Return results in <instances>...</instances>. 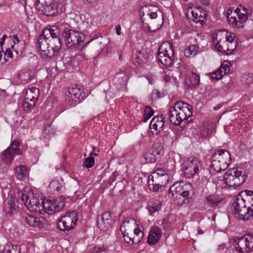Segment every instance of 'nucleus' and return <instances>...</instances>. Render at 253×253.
I'll return each instance as SVG.
<instances>
[{"label": "nucleus", "mask_w": 253, "mask_h": 253, "mask_svg": "<svg viewBox=\"0 0 253 253\" xmlns=\"http://www.w3.org/2000/svg\"><path fill=\"white\" fill-rule=\"evenodd\" d=\"M33 189V207L36 206L35 211L44 210L49 214L58 212L65 206V198L60 196L56 199L43 200V197Z\"/></svg>", "instance_id": "f257e3e1"}, {"label": "nucleus", "mask_w": 253, "mask_h": 253, "mask_svg": "<svg viewBox=\"0 0 253 253\" xmlns=\"http://www.w3.org/2000/svg\"><path fill=\"white\" fill-rule=\"evenodd\" d=\"M231 157L229 153L225 149L216 151L211 157V167L219 172L226 169L229 165Z\"/></svg>", "instance_id": "f03ea898"}, {"label": "nucleus", "mask_w": 253, "mask_h": 253, "mask_svg": "<svg viewBox=\"0 0 253 253\" xmlns=\"http://www.w3.org/2000/svg\"><path fill=\"white\" fill-rule=\"evenodd\" d=\"M169 180L167 170L164 169H157L148 176V185L151 191L157 192L162 187H166Z\"/></svg>", "instance_id": "7ed1b4c3"}, {"label": "nucleus", "mask_w": 253, "mask_h": 253, "mask_svg": "<svg viewBox=\"0 0 253 253\" xmlns=\"http://www.w3.org/2000/svg\"><path fill=\"white\" fill-rule=\"evenodd\" d=\"M62 38L67 47L71 49L78 48L83 44L85 39L84 35L82 32L68 28L63 29Z\"/></svg>", "instance_id": "20e7f679"}, {"label": "nucleus", "mask_w": 253, "mask_h": 253, "mask_svg": "<svg viewBox=\"0 0 253 253\" xmlns=\"http://www.w3.org/2000/svg\"><path fill=\"white\" fill-rule=\"evenodd\" d=\"M233 207V213L237 215L239 220H248L250 217H253V210H250V208H248L244 199L240 195V193L235 198Z\"/></svg>", "instance_id": "39448f33"}, {"label": "nucleus", "mask_w": 253, "mask_h": 253, "mask_svg": "<svg viewBox=\"0 0 253 253\" xmlns=\"http://www.w3.org/2000/svg\"><path fill=\"white\" fill-rule=\"evenodd\" d=\"M245 173L236 168L229 169L224 174L223 179L229 187L236 188L241 186L246 179Z\"/></svg>", "instance_id": "423d86ee"}, {"label": "nucleus", "mask_w": 253, "mask_h": 253, "mask_svg": "<svg viewBox=\"0 0 253 253\" xmlns=\"http://www.w3.org/2000/svg\"><path fill=\"white\" fill-rule=\"evenodd\" d=\"M128 76L125 70H121L116 74L112 81V85L106 93L113 97L116 92L120 90H126Z\"/></svg>", "instance_id": "0eeeda50"}, {"label": "nucleus", "mask_w": 253, "mask_h": 253, "mask_svg": "<svg viewBox=\"0 0 253 253\" xmlns=\"http://www.w3.org/2000/svg\"><path fill=\"white\" fill-rule=\"evenodd\" d=\"M174 56V49L171 44L163 43L160 46L157 52V58L163 65L169 66L173 62Z\"/></svg>", "instance_id": "6e6552de"}, {"label": "nucleus", "mask_w": 253, "mask_h": 253, "mask_svg": "<svg viewBox=\"0 0 253 253\" xmlns=\"http://www.w3.org/2000/svg\"><path fill=\"white\" fill-rule=\"evenodd\" d=\"M77 214L76 211H72L71 212H67L65 215H62L57 220V228L64 232L69 231L74 229L78 219Z\"/></svg>", "instance_id": "1a4fd4ad"}, {"label": "nucleus", "mask_w": 253, "mask_h": 253, "mask_svg": "<svg viewBox=\"0 0 253 253\" xmlns=\"http://www.w3.org/2000/svg\"><path fill=\"white\" fill-rule=\"evenodd\" d=\"M201 163L197 158H188L181 165V170L187 178H190L198 174Z\"/></svg>", "instance_id": "9d476101"}, {"label": "nucleus", "mask_w": 253, "mask_h": 253, "mask_svg": "<svg viewBox=\"0 0 253 253\" xmlns=\"http://www.w3.org/2000/svg\"><path fill=\"white\" fill-rule=\"evenodd\" d=\"M35 5L40 14L52 16L57 13L53 0H36Z\"/></svg>", "instance_id": "9b49d317"}, {"label": "nucleus", "mask_w": 253, "mask_h": 253, "mask_svg": "<svg viewBox=\"0 0 253 253\" xmlns=\"http://www.w3.org/2000/svg\"><path fill=\"white\" fill-rule=\"evenodd\" d=\"M163 146L160 143H154L151 147L147 149L143 158L147 163H154L160 158L163 152Z\"/></svg>", "instance_id": "f8f14e48"}, {"label": "nucleus", "mask_w": 253, "mask_h": 253, "mask_svg": "<svg viewBox=\"0 0 253 253\" xmlns=\"http://www.w3.org/2000/svg\"><path fill=\"white\" fill-rule=\"evenodd\" d=\"M47 40L41 34L37 40L35 47L37 52L41 54V56L45 58L48 57L51 59L53 57V52L50 49L48 46Z\"/></svg>", "instance_id": "ddd939ff"}, {"label": "nucleus", "mask_w": 253, "mask_h": 253, "mask_svg": "<svg viewBox=\"0 0 253 253\" xmlns=\"http://www.w3.org/2000/svg\"><path fill=\"white\" fill-rule=\"evenodd\" d=\"M234 248L239 253H249L253 248V236L248 234L246 237L239 239Z\"/></svg>", "instance_id": "4468645a"}, {"label": "nucleus", "mask_w": 253, "mask_h": 253, "mask_svg": "<svg viewBox=\"0 0 253 253\" xmlns=\"http://www.w3.org/2000/svg\"><path fill=\"white\" fill-rule=\"evenodd\" d=\"M114 221L111 213L107 211L98 216L97 223L100 230L105 231L109 230L112 226Z\"/></svg>", "instance_id": "2eb2a0df"}, {"label": "nucleus", "mask_w": 253, "mask_h": 253, "mask_svg": "<svg viewBox=\"0 0 253 253\" xmlns=\"http://www.w3.org/2000/svg\"><path fill=\"white\" fill-rule=\"evenodd\" d=\"M235 13L238 15L239 20L235 17H230L229 14L228 13L227 19L228 23L234 27L243 28L244 26V23L248 19L249 14L242 13V12H240L239 10H235Z\"/></svg>", "instance_id": "dca6fc26"}, {"label": "nucleus", "mask_w": 253, "mask_h": 253, "mask_svg": "<svg viewBox=\"0 0 253 253\" xmlns=\"http://www.w3.org/2000/svg\"><path fill=\"white\" fill-rule=\"evenodd\" d=\"M64 28L61 23H57L43 29L41 34L46 38H57L59 37L60 33H62Z\"/></svg>", "instance_id": "f3484780"}, {"label": "nucleus", "mask_w": 253, "mask_h": 253, "mask_svg": "<svg viewBox=\"0 0 253 253\" xmlns=\"http://www.w3.org/2000/svg\"><path fill=\"white\" fill-rule=\"evenodd\" d=\"M162 236V230L158 226H152L150 228L147 237V243L150 245L156 244Z\"/></svg>", "instance_id": "a211bd4d"}, {"label": "nucleus", "mask_w": 253, "mask_h": 253, "mask_svg": "<svg viewBox=\"0 0 253 253\" xmlns=\"http://www.w3.org/2000/svg\"><path fill=\"white\" fill-rule=\"evenodd\" d=\"M68 93L71 95V99H72L71 105H76L81 102L85 97V93H83L82 91L78 87H73L69 88Z\"/></svg>", "instance_id": "6ab92c4d"}, {"label": "nucleus", "mask_w": 253, "mask_h": 253, "mask_svg": "<svg viewBox=\"0 0 253 253\" xmlns=\"http://www.w3.org/2000/svg\"><path fill=\"white\" fill-rule=\"evenodd\" d=\"M18 209V206L16 204L15 198L11 196L5 201L4 210L6 214L8 213L12 216L17 212Z\"/></svg>", "instance_id": "aec40b11"}, {"label": "nucleus", "mask_w": 253, "mask_h": 253, "mask_svg": "<svg viewBox=\"0 0 253 253\" xmlns=\"http://www.w3.org/2000/svg\"><path fill=\"white\" fill-rule=\"evenodd\" d=\"M32 190V188L27 187L23 191L19 192L18 197L22 201L23 204L30 212L32 211L31 199L29 195V192Z\"/></svg>", "instance_id": "412c9836"}, {"label": "nucleus", "mask_w": 253, "mask_h": 253, "mask_svg": "<svg viewBox=\"0 0 253 253\" xmlns=\"http://www.w3.org/2000/svg\"><path fill=\"white\" fill-rule=\"evenodd\" d=\"M48 42V46H49L50 49L53 52V56L55 54L56 52L61 48L62 46V40L63 38H62V34L61 37L57 38H46Z\"/></svg>", "instance_id": "4be33fe9"}, {"label": "nucleus", "mask_w": 253, "mask_h": 253, "mask_svg": "<svg viewBox=\"0 0 253 253\" xmlns=\"http://www.w3.org/2000/svg\"><path fill=\"white\" fill-rule=\"evenodd\" d=\"M165 118L162 115L160 117L155 116L151 120L150 124V127L151 129H154L156 132V134H158V132H160L163 129L165 125Z\"/></svg>", "instance_id": "5701e85b"}, {"label": "nucleus", "mask_w": 253, "mask_h": 253, "mask_svg": "<svg viewBox=\"0 0 253 253\" xmlns=\"http://www.w3.org/2000/svg\"><path fill=\"white\" fill-rule=\"evenodd\" d=\"M193 109L184 108L182 111L178 110V125L183 123L185 124H188L191 121V117L192 115Z\"/></svg>", "instance_id": "b1692460"}, {"label": "nucleus", "mask_w": 253, "mask_h": 253, "mask_svg": "<svg viewBox=\"0 0 253 253\" xmlns=\"http://www.w3.org/2000/svg\"><path fill=\"white\" fill-rule=\"evenodd\" d=\"M14 171L16 179L20 181L25 180L29 173L27 167L24 165L16 166L14 168Z\"/></svg>", "instance_id": "393cba45"}, {"label": "nucleus", "mask_w": 253, "mask_h": 253, "mask_svg": "<svg viewBox=\"0 0 253 253\" xmlns=\"http://www.w3.org/2000/svg\"><path fill=\"white\" fill-rule=\"evenodd\" d=\"M149 58V56L144 50L138 51L132 60V63L136 66L145 64Z\"/></svg>", "instance_id": "a878e982"}, {"label": "nucleus", "mask_w": 253, "mask_h": 253, "mask_svg": "<svg viewBox=\"0 0 253 253\" xmlns=\"http://www.w3.org/2000/svg\"><path fill=\"white\" fill-rule=\"evenodd\" d=\"M222 201V199L218 196L212 194L206 197L204 200V204L209 207L215 208Z\"/></svg>", "instance_id": "bb28decb"}, {"label": "nucleus", "mask_w": 253, "mask_h": 253, "mask_svg": "<svg viewBox=\"0 0 253 253\" xmlns=\"http://www.w3.org/2000/svg\"><path fill=\"white\" fill-rule=\"evenodd\" d=\"M49 188L53 192H63L65 190V183L62 178L60 180H53L50 183Z\"/></svg>", "instance_id": "cd10ccee"}, {"label": "nucleus", "mask_w": 253, "mask_h": 253, "mask_svg": "<svg viewBox=\"0 0 253 253\" xmlns=\"http://www.w3.org/2000/svg\"><path fill=\"white\" fill-rule=\"evenodd\" d=\"M240 193L244 199L248 208H250V210H253V191L246 190Z\"/></svg>", "instance_id": "c85d7f7f"}, {"label": "nucleus", "mask_w": 253, "mask_h": 253, "mask_svg": "<svg viewBox=\"0 0 253 253\" xmlns=\"http://www.w3.org/2000/svg\"><path fill=\"white\" fill-rule=\"evenodd\" d=\"M183 188V185L182 186L180 183H176L172 185L169 190L168 197L172 199L174 197L175 195L176 197L180 196V193Z\"/></svg>", "instance_id": "c756f323"}, {"label": "nucleus", "mask_w": 253, "mask_h": 253, "mask_svg": "<svg viewBox=\"0 0 253 253\" xmlns=\"http://www.w3.org/2000/svg\"><path fill=\"white\" fill-rule=\"evenodd\" d=\"M162 203L157 199H153L148 205V211L151 214L152 213L159 211L161 209Z\"/></svg>", "instance_id": "7c9ffc66"}, {"label": "nucleus", "mask_w": 253, "mask_h": 253, "mask_svg": "<svg viewBox=\"0 0 253 253\" xmlns=\"http://www.w3.org/2000/svg\"><path fill=\"white\" fill-rule=\"evenodd\" d=\"M33 228H35V230H40L44 227L45 220L43 217H34L33 215Z\"/></svg>", "instance_id": "2f4dec72"}, {"label": "nucleus", "mask_w": 253, "mask_h": 253, "mask_svg": "<svg viewBox=\"0 0 253 253\" xmlns=\"http://www.w3.org/2000/svg\"><path fill=\"white\" fill-rule=\"evenodd\" d=\"M169 119L170 123L175 126H178V110L174 108L170 107L169 111Z\"/></svg>", "instance_id": "473e14b6"}, {"label": "nucleus", "mask_w": 253, "mask_h": 253, "mask_svg": "<svg viewBox=\"0 0 253 253\" xmlns=\"http://www.w3.org/2000/svg\"><path fill=\"white\" fill-rule=\"evenodd\" d=\"M21 249L18 245H14L12 244H7L4 246L2 251L0 253H20Z\"/></svg>", "instance_id": "72a5a7b5"}, {"label": "nucleus", "mask_w": 253, "mask_h": 253, "mask_svg": "<svg viewBox=\"0 0 253 253\" xmlns=\"http://www.w3.org/2000/svg\"><path fill=\"white\" fill-rule=\"evenodd\" d=\"M14 152L11 150L10 148H7L2 153L1 159L6 163H11L13 159Z\"/></svg>", "instance_id": "f704fd0d"}, {"label": "nucleus", "mask_w": 253, "mask_h": 253, "mask_svg": "<svg viewBox=\"0 0 253 253\" xmlns=\"http://www.w3.org/2000/svg\"><path fill=\"white\" fill-rule=\"evenodd\" d=\"M134 234L135 236L133 237L132 244H136L140 243L143 238V232L139 228L134 229Z\"/></svg>", "instance_id": "c9c22d12"}, {"label": "nucleus", "mask_w": 253, "mask_h": 253, "mask_svg": "<svg viewBox=\"0 0 253 253\" xmlns=\"http://www.w3.org/2000/svg\"><path fill=\"white\" fill-rule=\"evenodd\" d=\"M44 128L43 131V136L47 137L50 135L54 134L55 133V129L51 127L52 123L51 122H47L46 124H44Z\"/></svg>", "instance_id": "e433bc0d"}, {"label": "nucleus", "mask_w": 253, "mask_h": 253, "mask_svg": "<svg viewBox=\"0 0 253 253\" xmlns=\"http://www.w3.org/2000/svg\"><path fill=\"white\" fill-rule=\"evenodd\" d=\"M192 15L193 18V21L195 23H200L201 25H203L205 23L206 17L203 16L201 13L198 14V13L192 11Z\"/></svg>", "instance_id": "4c0bfd02"}, {"label": "nucleus", "mask_w": 253, "mask_h": 253, "mask_svg": "<svg viewBox=\"0 0 253 253\" xmlns=\"http://www.w3.org/2000/svg\"><path fill=\"white\" fill-rule=\"evenodd\" d=\"M172 108H174L175 110H184V108L193 109V107L186 103L183 101H179L174 104V105Z\"/></svg>", "instance_id": "58836bf2"}, {"label": "nucleus", "mask_w": 253, "mask_h": 253, "mask_svg": "<svg viewBox=\"0 0 253 253\" xmlns=\"http://www.w3.org/2000/svg\"><path fill=\"white\" fill-rule=\"evenodd\" d=\"M144 112L143 122H146L154 115V111L151 107L147 106L145 107Z\"/></svg>", "instance_id": "ea45409f"}, {"label": "nucleus", "mask_w": 253, "mask_h": 253, "mask_svg": "<svg viewBox=\"0 0 253 253\" xmlns=\"http://www.w3.org/2000/svg\"><path fill=\"white\" fill-rule=\"evenodd\" d=\"M192 189V185L191 184H185L183 185V188L182 192L180 193V196H182L184 198L188 199L189 192Z\"/></svg>", "instance_id": "a19ab883"}, {"label": "nucleus", "mask_w": 253, "mask_h": 253, "mask_svg": "<svg viewBox=\"0 0 253 253\" xmlns=\"http://www.w3.org/2000/svg\"><path fill=\"white\" fill-rule=\"evenodd\" d=\"M93 154L92 153L90 154V156L86 158L83 164V166L85 167V168L89 169L93 166L94 165V159L91 156Z\"/></svg>", "instance_id": "79ce46f5"}, {"label": "nucleus", "mask_w": 253, "mask_h": 253, "mask_svg": "<svg viewBox=\"0 0 253 253\" xmlns=\"http://www.w3.org/2000/svg\"><path fill=\"white\" fill-rule=\"evenodd\" d=\"M241 81L243 84H249L253 83V75L252 74L245 73L242 75Z\"/></svg>", "instance_id": "37998d69"}, {"label": "nucleus", "mask_w": 253, "mask_h": 253, "mask_svg": "<svg viewBox=\"0 0 253 253\" xmlns=\"http://www.w3.org/2000/svg\"><path fill=\"white\" fill-rule=\"evenodd\" d=\"M197 46L195 45H190L188 49L184 51V54L187 57H190L191 55H195L197 53Z\"/></svg>", "instance_id": "c03bdc74"}, {"label": "nucleus", "mask_w": 253, "mask_h": 253, "mask_svg": "<svg viewBox=\"0 0 253 253\" xmlns=\"http://www.w3.org/2000/svg\"><path fill=\"white\" fill-rule=\"evenodd\" d=\"M154 8H156L154 6L152 5H145L141 8V12L143 16H149L151 12H153Z\"/></svg>", "instance_id": "a18cd8bd"}, {"label": "nucleus", "mask_w": 253, "mask_h": 253, "mask_svg": "<svg viewBox=\"0 0 253 253\" xmlns=\"http://www.w3.org/2000/svg\"><path fill=\"white\" fill-rule=\"evenodd\" d=\"M237 44V42H231L228 43L226 48V54H230L232 53L236 49Z\"/></svg>", "instance_id": "49530a36"}, {"label": "nucleus", "mask_w": 253, "mask_h": 253, "mask_svg": "<svg viewBox=\"0 0 253 253\" xmlns=\"http://www.w3.org/2000/svg\"><path fill=\"white\" fill-rule=\"evenodd\" d=\"M32 99H30V100L29 98H25L24 99V101H23L22 103L23 107L24 109L27 112H30L31 110V108L32 106L31 104L29 102V101H31Z\"/></svg>", "instance_id": "de8ad7c7"}, {"label": "nucleus", "mask_w": 253, "mask_h": 253, "mask_svg": "<svg viewBox=\"0 0 253 253\" xmlns=\"http://www.w3.org/2000/svg\"><path fill=\"white\" fill-rule=\"evenodd\" d=\"M196 70H193L192 71V75L191 76V79L193 80V84H197L200 82V76L199 74H197L195 72Z\"/></svg>", "instance_id": "09e8293b"}, {"label": "nucleus", "mask_w": 253, "mask_h": 253, "mask_svg": "<svg viewBox=\"0 0 253 253\" xmlns=\"http://www.w3.org/2000/svg\"><path fill=\"white\" fill-rule=\"evenodd\" d=\"M123 237L124 238V241L130 245H132V235L129 234L128 232H126V233L123 234Z\"/></svg>", "instance_id": "8fccbe9b"}, {"label": "nucleus", "mask_w": 253, "mask_h": 253, "mask_svg": "<svg viewBox=\"0 0 253 253\" xmlns=\"http://www.w3.org/2000/svg\"><path fill=\"white\" fill-rule=\"evenodd\" d=\"M223 71L222 69H218L217 70L215 71L212 75V79L219 80L222 78V73Z\"/></svg>", "instance_id": "3c124183"}, {"label": "nucleus", "mask_w": 253, "mask_h": 253, "mask_svg": "<svg viewBox=\"0 0 253 253\" xmlns=\"http://www.w3.org/2000/svg\"><path fill=\"white\" fill-rule=\"evenodd\" d=\"M99 0H84V3L88 4L91 7H95L97 5Z\"/></svg>", "instance_id": "603ef678"}, {"label": "nucleus", "mask_w": 253, "mask_h": 253, "mask_svg": "<svg viewBox=\"0 0 253 253\" xmlns=\"http://www.w3.org/2000/svg\"><path fill=\"white\" fill-rule=\"evenodd\" d=\"M19 146V142L17 140H14L11 141L10 145L8 147V148H10L11 150H12L14 152H15L14 150L18 148Z\"/></svg>", "instance_id": "864d4df0"}, {"label": "nucleus", "mask_w": 253, "mask_h": 253, "mask_svg": "<svg viewBox=\"0 0 253 253\" xmlns=\"http://www.w3.org/2000/svg\"><path fill=\"white\" fill-rule=\"evenodd\" d=\"M39 89L36 87H33V101L35 99H37L39 96Z\"/></svg>", "instance_id": "5fc2aeb1"}, {"label": "nucleus", "mask_w": 253, "mask_h": 253, "mask_svg": "<svg viewBox=\"0 0 253 253\" xmlns=\"http://www.w3.org/2000/svg\"><path fill=\"white\" fill-rule=\"evenodd\" d=\"M220 69H222L223 72H224V74H228L230 71V67L227 64H223Z\"/></svg>", "instance_id": "6e6d98bb"}, {"label": "nucleus", "mask_w": 253, "mask_h": 253, "mask_svg": "<svg viewBox=\"0 0 253 253\" xmlns=\"http://www.w3.org/2000/svg\"><path fill=\"white\" fill-rule=\"evenodd\" d=\"M215 48L217 49L218 51H219V52H221L222 53H224L225 54H226V52H227L226 49H224L223 48V47L219 44V42H218L216 43Z\"/></svg>", "instance_id": "4d7b16f0"}, {"label": "nucleus", "mask_w": 253, "mask_h": 253, "mask_svg": "<svg viewBox=\"0 0 253 253\" xmlns=\"http://www.w3.org/2000/svg\"><path fill=\"white\" fill-rule=\"evenodd\" d=\"M160 94L157 90H154L152 92V97L153 99L157 100L160 98Z\"/></svg>", "instance_id": "13d9d810"}, {"label": "nucleus", "mask_w": 253, "mask_h": 253, "mask_svg": "<svg viewBox=\"0 0 253 253\" xmlns=\"http://www.w3.org/2000/svg\"><path fill=\"white\" fill-rule=\"evenodd\" d=\"M235 10H239L240 12H242V13H244L246 14H249L248 13V9L245 7H243L242 5L241 6V7H238Z\"/></svg>", "instance_id": "bf43d9fd"}, {"label": "nucleus", "mask_w": 253, "mask_h": 253, "mask_svg": "<svg viewBox=\"0 0 253 253\" xmlns=\"http://www.w3.org/2000/svg\"><path fill=\"white\" fill-rule=\"evenodd\" d=\"M226 42L228 43H230L231 42H237V41L234 40V38L231 35H226Z\"/></svg>", "instance_id": "052dcab7"}, {"label": "nucleus", "mask_w": 253, "mask_h": 253, "mask_svg": "<svg viewBox=\"0 0 253 253\" xmlns=\"http://www.w3.org/2000/svg\"><path fill=\"white\" fill-rule=\"evenodd\" d=\"M4 55L10 58H12L13 54L11 49L9 48L7 49L5 51V52L4 53Z\"/></svg>", "instance_id": "680f3d73"}, {"label": "nucleus", "mask_w": 253, "mask_h": 253, "mask_svg": "<svg viewBox=\"0 0 253 253\" xmlns=\"http://www.w3.org/2000/svg\"><path fill=\"white\" fill-rule=\"evenodd\" d=\"M202 137L205 138L209 136V130L207 129H205L201 133Z\"/></svg>", "instance_id": "e2e57ef3"}, {"label": "nucleus", "mask_w": 253, "mask_h": 253, "mask_svg": "<svg viewBox=\"0 0 253 253\" xmlns=\"http://www.w3.org/2000/svg\"><path fill=\"white\" fill-rule=\"evenodd\" d=\"M65 100H66V102H67V103H68V105L70 106H75V105H71L70 104V103H71V102H72V99H71V95H69V94H67L66 96Z\"/></svg>", "instance_id": "0e129e2a"}, {"label": "nucleus", "mask_w": 253, "mask_h": 253, "mask_svg": "<svg viewBox=\"0 0 253 253\" xmlns=\"http://www.w3.org/2000/svg\"><path fill=\"white\" fill-rule=\"evenodd\" d=\"M103 251V247H95L94 248L93 252L94 253H100Z\"/></svg>", "instance_id": "69168bd1"}, {"label": "nucleus", "mask_w": 253, "mask_h": 253, "mask_svg": "<svg viewBox=\"0 0 253 253\" xmlns=\"http://www.w3.org/2000/svg\"><path fill=\"white\" fill-rule=\"evenodd\" d=\"M125 221H124L120 226V231H121L122 235H123V234L126 233V230L125 229Z\"/></svg>", "instance_id": "338daca9"}, {"label": "nucleus", "mask_w": 253, "mask_h": 253, "mask_svg": "<svg viewBox=\"0 0 253 253\" xmlns=\"http://www.w3.org/2000/svg\"><path fill=\"white\" fill-rule=\"evenodd\" d=\"M11 37L13 40V42L14 44H15L16 43H19L20 41H19L17 36L13 35Z\"/></svg>", "instance_id": "774afa93"}]
</instances>
